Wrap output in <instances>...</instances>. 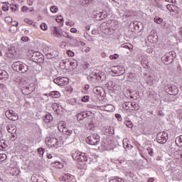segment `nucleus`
<instances>
[{
    "label": "nucleus",
    "instance_id": "obj_59",
    "mask_svg": "<svg viewBox=\"0 0 182 182\" xmlns=\"http://www.w3.org/2000/svg\"><path fill=\"white\" fill-rule=\"evenodd\" d=\"M5 21H12V18L11 17H6Z\"/></svg>",
    "mask_w": 182,
    "mask_h": 182
},
{
    "label": "nucleus",
    "instance_id": "obj_63",
    "mask_svg": "<svg viewBox=\"0 0 182 182\" xmlns=\"http://www.w3.org/2000/svg\"><path fill=\"white\" fill-rule=\"evenodd\" d=\"M47 157H48V159H52V155L51 154H48Z\"/></svg>",
    "mask_w": 182,
    "mask_h": 182
},
{
    "label": "nucleus",
    "instance_id": "obj_32",
    "mask_svg": "<svg viewBox=\"0 0 182 182\" xmlns=\"http://www.w3.org/2000/svg\"><path fill=\"white\" fill-rule=\"evenodd\" d=\"M43 31H48V25L45 23H42L40 26Z\"/></svg>",
    "mask_w": 182,
    "mask_h": 182
},
{
    "label": "nucleus",
    "instance_id": "obj_58",
    "mask_svg": "<svg viewBox=\"0 0 182 182\" xmlns=\"http://www.w3.org/2000/svg\"><path fill=\"white\" fill-rule=\"evenodd\" d=\"M122 48H125L126 49H129V46L125 45V44H123V45L122 46Z\"/></svg>",
    "mask_w": 182,
    "mask_h": 182
},
{
    "label": "nucleus",
    "instance_id": "obj_17",
    "mask_svg": "<svg viewBox=\"0 0 182 182\" xmlns=\"http://www.w3.org/2000/svg\"><path fill=\"white\" fill-rule=\"evenodd\" d=\"M53 36H55V38H59V36H60V32H59V28H58V27L53 28Z\"/></svg>",
    "mask_w": 182,
    "mask_h": 182
},
{
    "label": "nucleus",
    "instance_id": "obj_1",
    "mask_svg": "<svg viewBox=\"0 0 182 182\" xmlns=\"http://www.w3.org/2000/svg\"><path fill=\"white\" fill-rule=\"evenodd\" d=\"M12 68L16 72H18V73H26V72H28L29 69L26 64L20 61L14 62L12 64Z\"/></svg>",
    "mask_w": 182,
    "mask_h": 182
},
{
    "label": "nucleus",
    "instance_id": "obj_24",
    "mask_svg": "<svg viewBox=\"0 0 182 182\" xmlns=\"http://www.w3.org/2000/svg\"><path fill=\"white\" fill-rule=\"evenodd\" d=\"M64 129H63V132L65 133L67 136H70L73 133V131L72 129L67 130L66 128L63 127Z\"/></svg>",
    "mask_w": 182,
    "mask_h": 182
},
{
    "label": "nucleus",
    "instance_id": "obj_46",
    "mask_svg": "<svg viewBox=\"0 0 182 182\" xmlns=\"http://www.w3.org/2000/svg\"><path fill=\"white\" fill-rule=\"evenodd\" d=\"M176 142L178 141V143H182V135H181L180 136H178V138H176Z\"/></svg>",
    "mask_w": 182,
    "mask_h": 182
},
{
    "label": "nucleus",
    "instance_id": "obj_39",
    "mask_svg": "<svg viewBox=\"0 0 182 182\" xmlns=\"http://www.w3.org/2000/svg\"><path fill=\"white\" fill-rule=\"evenodd\" d=\"M117 58H119V55L117 54H114L109 56L111 60H113V59H117Z\"/></svg>",
    "mask_w": 182,
    "mask_h": 182
},
{
    "label": "nucleus",
    "instance_id": "obj_35",
    "mask_svg": "<svg viewBox=\"0 0 182 182\" xmlns=\"http://www.w3.org/2000/svg\"><path fill=\"white\" fill-rule=\"evenodd\" d=\"M125 107H128V108H127V109L132 110V102H125Z\"/></svg>",
    "mask_w": 182,
    "mask_h": 182
},
{
    "label": "nucleus",
    "instance_id": "obj_64",
    "mask_svg": "<svg viewBox=\"0 0 182 182\" xmlns=\"http://www.w3.org/2000/svg\"><path fill=\"white\" fill-rule=\"evenodd\" d=\"M11 11H16V8L11 7Z\"/></svg>",
    "mask_w": 182,
    "mask_h": 182
},
{
    "label": "nucleus",
    "instance_id": "obj_26",
    "mask_svg": "<svg viewBox=\"0 0 182 182\" xmlns=\"http://www.w3.org/2000/svg\"><path fill=\"white\" fill-rule=\"evenodd\" d=\"M106 18H107V13L106 11L100 12V19H106Z\"/></svg>",
    "mask_w": 182,
    "mask_h": 182
},
{
    "label": "nucleus",
    "instance_id": "obj_20",
    "mask_svg": "<svg viewBox=\"0 0 182 182\" xmlns=\"http://www.w3.org/2000/svg\"><path fill=\"white\" fill-rule=\"evenodd\" d=\"M102 109L105 112H112L113 110V105H107L102 107Z\"/></svg>",
    "mask_w": 182,
    "mask_h": 182
},
{
    "label": "nucleus",
    "instance_id": "obj_49",
    "mask_svg": "<svg viewBox=\"0 0 182 182\" xmlns=\"http://www.w3.org/2000/svg\"><path fill=\"white\" fill-rule=\"evenodd\" d=\"M3 11H4V12H6V11L9 10V7L8 6H5L2 7Z\"/></svg>",
    "mask_w": 182,
    "mask_h": 182
},
{
    "label": "nucleus",
    "instance_id": "obj_10",
    "mask_svg": "<svg viewBox=\"0 0 182 182\" xmlns=\"http://www.w3.org/2000/svg\"><path fill=\"white\" fill-rule=\"evenodd\" d=\"M87 117H89V113H87L86 112H82L78 113L77 114V122H82V120H83V119H86Z\"/></svg>",
    "mask_w": 182,
    "mask_h": 182
},
{
    "label": "nucleus",
    "instance_id": "obj_42",
    "mask_svg": "<svg viewBox=\"0 0 182 182\" xmlns=\"http://www.w3.org/2000/svg\"><path fill=\"white\" fill-rule=\"evenodd\" d=\"M72 42L74 43V46H79V41L73 38Z\"/></svg>",
    "mask_w": 182,
    "mask_h": 182
},
{
    "label": "nucleus",
    "instance_id": "obj_14",
    "mask_svg": "<svg viewBox=\"0 0 182 182\" xmlns=\"http://www.w3.org/2000/svg\"><path fill=\"white\" fill-rule=\"evenodd\" d=\"M9 77V75L6 70H0V80H6Z\"/></svg>",
    "mask_w": 182,
    "mask_h": 182
},
{
    "label": "nucleus",
    "instance_id": "obj_23",
    "mask_svg": "<svg viewBox=\"0 0 182 182\" xmlns=\"http://www.w3.org/2000/svg\"><path fill=\"white\" fill-rule=\"evenodd\" d=\"M131 108L132 110H139V104L134 102H131Z\"/></svg>",
    "mask_w": 182,
    "mask_h": 182
},
{
    "label": "nucleus",
    "instance_id": "obj_27",
    "mask_svg": "<svg viewBox=\"0 0 182 182\" xmlns=\"http://www.w3.org/2000/svg\"><path fill=\"white\" fill-rule=\"evenodd\" d=\"M109 182H124L123 179L119 178V177H115L111 180H109Z\"/></svg>",
    "mask_w": 182,
    "mask_h": 182
},
{
    "label": "nucleus",
    "instance_id": "obj_15",
    "mask_svg": "<svg viewBox=\"0 0 182 182\" xmlns=\"http://www.w3.org/2000/svg\"><path fill=\"white\" fill-rule=\"evenodd\" d=\"M93 93L95 95H98L99 96H102V92H105V90L102 87H95L92 90Z\"/></svg>",
    "mask_w": 182,
    "mask_h": 182
},
{
    "label": "nucleus",
    "instance_id": "obj_54",
    "mask_svg": "<svg viewBox=\"0 0 182 182\" xmlns=\"http://www.w3.org/2000/svg\"><path fill=\"white\" fill-rule=\"evenodd\" d=\"M171 6H173L168 4L166 6V8H167V9H168V11H173V9L171 8Z\"/></svg>",
    "mask_w": 182,
    "mask_h": 182
},
{
    "label": "nucleus",
    "instance_id": "obj_37",
    "mask_svg": "<svg viewBox=\"0 0 182 182\" xmlns=\"http://www.w3.org/2000/svg\"><path fill=\"white\" fill-rule=\"evenodd\" d=\"M126 126L128 127L129 129H132V127H133V123H132L130 121H127Z\"/></svg>",
    "mask_w": 182,
    "mask_h": 182
},
{
    "label": "nucleus",
    "instance_id": "obj_29",
    "mask_svg": "<svg viewBox=\"0 0 182 182\" xmlns=\"http://www.w3.org/2000/svg\"><path fill=\"white\" fill-rule=\"evenodd\" d=\"M107 87H111L113 88L116 86V84H114V82H112V81H109L107 84H106Z\"/></svg>",
    "mask_w": 182,
    "mask_h": 182
},
{
    "label": "nucleus",
    "instance_id": "obj_31",
    "mask_svg": "<svg viewBox=\"0 0 182 182\" xmlns=\"http://www.w3.org/2000/svg\"><path fill=\"white\" fill-rule=\"evenodd\" d=\"M37 151H38V154H40V156H42V157H43V153H45V149L38 148L37 149Z\"/></svg>",
    "mask_w": 182,
    "mask_h": 182
},
{
    "label": "nucleus",
    "instance_id": "obj_12",
    "mask_svg": "<svg viewBox=\"0 0 182 182\" xmlns=\"http://www.w3.org/2000/svg\"><path fill=\"white\" fill-rule=\"evenodd\" d=\"M114 75H117V76H123V74L125 72V70L123 67H119L117 68L115 70H114Z\"/></svg>",
    "mask_w": 182,
    "mask_h": 182
},
{
    "label": "nucleus",
    "instance_id": "obj_13",
    "mask_svg": "<svg viewBox=\"0 0 182 182\" xmlns=\"http://www.w3.org/2000/svg\"><path fill=\"white\" fill-rule=\"evenodd\" d=\"M107 136H113L114 134V128L113 127H107L105 129Z\"/></svg>",
    "mask_w": 182,
    "mask_h": 182
},
{
    "label": "nucleus",
    "instance_id": "obj_61",
    "mask_svg": "<svg viewBox=\"0 0 182 182\" xmlns=\"http://www.w3.org/2000/svg\"><path fill=\"white\" fill-rule=\"evenodd\" d=\"M148 181H149V182H154V179H153V178H149V179H148Z\"/></svg>",
    "mask_w": 182,
    "mask_h": 182
},
{
    "label": "nucleus",
    "instance_id": "obj_41",
    "mask_svg": "<svg viewBox=\"0 0 182 182\" xmlns=\"http://www.w3.org/2000/svg\"><path fill=\"white\" fill-rule=\"evenodd\" d=\"M115 117L117 119L119 122H122V115H120V114H116Z\"/></svg>",
    "mask_w": 182,
    "mask_h": 182
},
{
    "label": "nucleus",
    "instance_id": "obj_3",
    "mask_svg": "<svg viewBox=\"0 0 182 182\" xmlns=\"http://www.w3.org/2000/svg\"><path fill=\"white\" fill-rule=\"evenodd\" d=\"M167 140H168V134L166 132H159L156 135V141H158L159 144H166Z\"/></svg>",
    "mask_w": 182,
    "mask_h": 182
},
{
    "label": "nucleus",
    "instance_id": "obj_4",
    "mask_svg": "<svg viewBox=\"0 0 182 182\" xmlns=\"http://www.w3.org/2000/svg\"><path fill=\"white\" fill-rule=\"evenodd\" d=\"M86 141L88 144H91L92 146H96L100 143V136L97 134H94L92 136H88L86 138Z\"/></svg>",
    "mask_w": 182,
    "mask_h": 182
},
{
    "label": "nucleus",
    "instance_id": "obj_16",
    "mask_svg": "<svg viewBox=\"0 0 182 182\" xmlns=\"http://www.w3.org/2000/svg\"><path fill=\"white\" fill-rule=\"evenodd\" d=\"M73 176L70 175V173L64 174L62 177L60 178V181H68L69 178H73Z\"/></svg>",
    "mask_w": 182,
    "mask_h": 182
},
{
    "label": "nucleus",
    "instance_id": "obj_57",
    "mask_svg": "<svg viewBox=\"0 0 182 182\" xmlns=\"http://www.w3.org/2000/svg\"><path fill=\"white\" fill-rule=\"evenodd\" d=\"M90 48L89 47H87L85 49V52H86V53H87V52H90Z\"/></svg>",
    "mask_w": 182,
    "mask_h": 182
},
{
    "label": "nucleus",
    "instance_id": "obj_5",
    "mask_svg": "<svg viewBox=\"0 0 182 182\" xmlns=\"http://www.w3.org/2000/svg\"><path fill=\"white\" fill-rule=\"evenodd\" d=\"M165 91L170 96H176L178 93V88L176 85H168L165 87Z\"/></svg>",
    "mask_w": 182,
    "mask_h": 182
},
{
    "label": "nucleus",
    "instance_id": "obj_62",
    "mask_svg": "<svg viewBox=\"0 0 182 182\" xmlns=\"http://www.w3.org/2000/svg\"><path fill=\"white\" fill-rule=\"evenodd\" d=\"M128 176H129V177H133V173H132V172H129V173H128Z\"/></svg>",
    "mask_w": 182,
    "mask_h": 182
},
{
    "label": "nucleus",
    "instance_id": "obj_50",
    "mask_svg": "<svg viewBox=\"0 0 182 182\" xmlns=\"http://www.w3.org/2000/svg\"><path fill=\"white\" fill-rule=\"evenodd\" d=\"M94 16H95V18H99V19H100V12H99V13H95V14H94Z\"/></svg>",
    "mask_w": 182,
    "mask_h": 182
},
{
    "label": "nucleus",
    "instance_id": "obj_55",
    "mask_svg": "<svg viewBox=\"0 0 182 182\" xmlns=\"http://www.w3.org/2000/svg\"><path fill=\"white\" fill-rule=\"evenodd\" d=\"M65 38H68V39H71L72 41H73V36H70V35H67V36H65Z\"/></svg>",
    "mask_w": 182,
    "mask_h": 182
},
{
    "label": "nucleus",
    "instance_id": "obj_21",
    "mask_svg": "<svg viewBox=\"0 0 182 182\" xmlns=\"http://www.w3.org/2000/svg\"><path fill=\"white\" fill-rule=\"evenodd\" d=\"M50 96H52L53 97L58 99L60 97V93H59V92L58 91H53L50 93Z\"/></svg>",
    "mask_w": 182,
    "mask_h": 182
},
{
    "label": "nucleus",
    "instance_id": "obj_51",
    "mask_svg": "<svg viewBox=\"0 0 182 182\" xmlns=\"http://www.w3.org/2000/svg\"><path fill=\"white\" fill-rule=\"evenodd\" d=\"M70 32H72V33H76V32H77V30L75 28H72L70 29Z\"/></svg>",
    "mask_w": 182,
    "mask_h": 182
},
{
    "label": "nucleus",
    "instance_id": "obj_52",
    "mask_svg": "<svg viewBox=\"0 0 182 182\" xmlns=\"http://www.w3.org/2000/svg\"><path fill=\"white\" fill-rule=\"evenodd\" d=\"M66 63H68V61H66V60H63L60 63V66H63L64 65H66Z\"/></svg>",
    "mask_w": 182,
    "mask_h": 182
},
{
    "label": "nucleus",
    "instance_id": "obj_38",
    "mask_svg": "<svg viewBox=\"0 0 182 182\" xmlns=\"http://www.w3.org/2000/svg\"><path fill=\"white\" fill-rule=\"evenodd\" d=\"M6 159V154H0V160H1V161H4V160Z\"/></svg>",
    "mask_w": 182,
    "mask_h": 182
},
{
    "label": "nucleus",
    "instance_id": "obj_33",
    "mask_svg": "<svg viewBox=\"0 0 182 182\" xmlns=\"http://www.w3.org/2000/svg\"><path fill=\"white\" fill-rule=\"evenodd\" d=\"M154 21L155 22H156V23H159V25L161 23V22H163V19L160 17H155Z\"/></svg>",
    "mask_w": 182,
    "mask_h": 182
},
{
    "label": "nucleus",
    "instance_id": "obj_47",
    "mask_svg": "<svg viewBox=\"0 0 182 182\" xmlns=\"http://www.w3.org/2000/svg\"><path fill=\"white\" fill-rule=\"evenodd\" d=\"M123 146H124V148L127 147L128 149H130V147H132V145H129V144L124 143V142H123Z\"/></svg>",
    "mask_w": 182,
    "mask_h": 182
},
{
    "label": "nucleus",
    "instance_id": "obj_30",
    "mask_svg": "<svg viewBox=\"0 0 182 182\" xmlns=\"http://www.w3.org/2000/svg\"><path fill=\"white\" fill-rule=\"evenodd\" d=\"M50 11L52 14H56L58 12V6H52L50 8Z\"/></svg>",
    "mask_w": 182,
    "mask_h": 182
},
{
    "label": "nucleus",
    "instance_id": "obj_60",
    "mask_svg": "<svg viewBox=\"0 0 182 182\" xmlns=\"http://www.w3.org/2000/svg\"><path fill=\"white\" fill-rule=\"evenodd\" d=\"M28 5H29L30 6H32V5H33V1H28Z\"/></svg>",
    "mask_w": 182,
    "mask_h": 182
},
{
    "label": "nucleus",
    "instance_id": "obj_48",
    "mask_svg": "<svg viewBox=\"0 0 182 182\" xmlns=\"http://www.w3.org/2000/svg\"><path fill=\"white\" fill-rule=\"evenodd\" d=\"M24 21H25L26 23H28V25H32V21H30V20L28 19V18L24 19Z\"/></svg>",
    "mask_w": 182,
    "mask_h": 182
},
{
    "label": "nucleus",
    "instance_id": "obj_25",
    "mask_svg": "<svg viewBox=\"0 0 182 182\" xmlns=\"http://www.w3.org/2000/svg\"><path fill=\"white\" fill-rule=\"evenodd\" d=\"M46 53L48 59H53V58H56V55L52 54V53H49V51L46 52Z\"/></svg>",
    "mask_w": 182,
    "mask_h": 182
},
{
    "label": "nucleus",
    "instance_id": "obj_56",
    "mask_svg": "<svg viewBox=\"0 0 182 182\" xmlns=\"http://www.w3.org/2000/svg\"><path fill=\"white\" fill-rule=\"evenodd\" d=\"M88 126H89L90 129H92V127H93V122H89Z\"/></svg>",
    "mask_w": 182,
    "mask_h": 182
},
{
    "label": "nucleus",
    "instance_id": "obj_18",
    "mask_svg": "<svg viewBox=\"0 0 182 182\" xmlns=\"http://www.w3.org/2000/svg\"><path fill=\"white\" fill-rule=\"evenodd\" d=\"M52 114H50V113L47 114L46 116H45V118H44V122L45 123H50V122H52Z\"/></svg>",
    "mask_w": 182,
    "mask_h": 182
},
{
    "label": "nucleus",
    "instance_id": "obj_45",
    "mask_svg": "<svg viewBox=\"0 0 182 182\" xmlns=\"http://www.w3.org/2000/svg\"><path fill=\"white\" fill-rule=\"evenodd\" d=\"M21 41H23V42H28V41H29V38L28 36L22 37Z\"/></svg>",
    "mask_w": 182,
    "mask_h": 182
},
{
    "label": "nucleus",
    "instance_id": "obj_36",
    "mask_svg": "<svg viewBox=\"0 0 182 182\" xmlns=\"http://www.w3.org/2000/svg\"><path fill=\"white\" fill-rule=\"evenodd\" d=\"M67 55L72 58V57L75 56V53L70 50H67Z\"/></svg>",
    "mask_w": 182,
    "mask_h": 182
},
{
    "label": "nucleus",
    "instance_id": "obj_2",
    "mask_svg": "<svg viewBox=\"0 0 182 182\" xmlns=\"http://www.w3.org/2000/svg\"><path fill=\"white\" fill-rule=\"evenodd\" d=\"M90 77H91V79H96L98 82H103V80H106V74L99 70H95L90 75Z\"/></svg>",
    "mask_w": 182,
    "mask_h": 182
},
{
    "label": "nucleus",
    "instance_id": "obj_7",
    "mask_svg": "<svg viewBox=\"0 0 182 182\" xmlns=\"http://www.w3.org/2000/svg\"><path fill=\"white\" fill-rule=\"evenodd\" d=\"M5 115L7 117V119H9V120H12L13 122H16V120L19 119L18 114H16V112H15L12 109H9L6 111Z\"/></svg>",
    "mask_w": 182,
    "mask_h": 182
},
{
    "label": "nucleus",
    "instance_id": "obj_28",
    "mask_svg": "<svg viewBox=\"0 0 182 182\" xmlns=\"http://www.w3.org/2000/svg\"><path fill=\"white\" fill-rule=\"evenodd\" d=\"M4 149H6V144L5 141H0V150H4Z\"/></svg>",
    "mask_w": 182,
    "mask_h": 182
},
{
    "label": "nucleus",
    "instance_id": "obj_40",
    "mask_svg": "<svg viewBox=\"0 0 182 182\" xmlns=\"http://www.w3.org/2000/svg\"><path fill=\"white\" fill-rule=\"evenodd\" d=\"M89 96L86 95V96H84L82 98V102H89Z\"/></svg>",
    "mask_w": 182,
    "mask_h": 182
},
{
    "label": "nucleus",
    "instance_id": "obj_34",
    "mask_svg": "<svg viewBox=\"0 0 182 182\" xmlns=\"http://www.w3.org/2000/svg\"><path fill=\"white\" fill-rule=\"evenodd\" d=\"M168 56H170L171 59H173L174 60V58H176V53L173 51L169 52Z\"/></svg>",
    "mask_w": 182,
    "mask_h": 182
},
{
    "label": "nucleus",
    "instance_id": "obj_43",
    "mask_svg": "<svg viewBox=\"0 0 182 182\" xmlns=\"http://www.w3.org/2000/svg\"><path fill=\"white\" fill-rule=\"evenodd\" d=\"M58 18H55V21L57 22H62V21H63V17H62V16H59L57 17Z\"/></svg>",
    "mask_w": 182,
    "mask_h": 182
},
{
    "label": "nucleus",
    "instance_id": "obj_19",
    "mask_svg": "<svg viewBox=\"0 0 182 182\" xmlns=\"http://www.w3.org/2000/svg\"><path fill=\"white\" fill-rule=\"evenodd\" d=\"M82 154H80V152H75L74 154H73V160H75V161H79V159H80V156Z\"/></svg>",
    "mask_w": 182,
    "mask_h": 182
},
{
    "label": "nucleus",
    "instance_id": "obj_22",
    "mask_svg": "<svg viewBox=\"0 0 182 182\" xmlns=\"http://www.w3.org/2000/svg\"><path fill=\"white\" fill-rule=\"evenodd\" d=\"M78 161H87V156H86V154L81 153V155L80 156V159H78Z\"/></svg>",
    "mask_w": 182,
    "mask_h": 182
},
{
    "label": "nucleus",
    "instance_id": "obj_8",
    "mask_svg": "<svg viewBox=\"0 0 182 182\" xmlns=\"http://www.w3.org/2000/svg\"><path fill=\"white\" fill-rule=\"evenodd\" d=\"M53 82L58 86H65L69 83V79L68 77H58L53 80Z\"/></svg>",
    "mask_w": 182,
    "mask_h": 182
},
{
    "label": "nucleus",
    "instance_id": "obj_44",
    "mask_svg": "<svg viewBox=\"0 0 182 182\" xmlns=\"http://www.w3.org/2000/svg\"><path fill=\"white\" fill-rule=\"evenodd\" d=\"M28 11H29V9H28L26 6H24L21 8L22 12H28Z\"/></svg>",
    "mask_w": 182,
    "mask_h": 182
},
{
    "label": "nucleus",
    "instance_id": "obj_11",
    "mask_svg": "<svg viewBox=\"0 0 182 182\" xmlns=\"http://www.w3.org/2000/svg\"><path fill=\"white\" fill-rule=\"evenodd\" d=\"M161 61L164 65H171V63H173V58H171L170 55H165L161 57Z\"/></svg>",
    "mask_w": 182,
    "mask_h": 182
},
{
    "label": "nucleus",
    "instance_id": "obj_53",
    "mask_svg": "<svg viewBox=\"0 0 182 182\" xmlns=\"http://www.w3.org/2000/svg\"><path fill=\"white\" fill-rule=\"evenodd\" d=\"M11 25H12L13 26H18V25H19V23H18V21H16V22L12 21V22H11Z\"/></svg>",
    "mask_w": 182,
    "mask_h": 182
},
{
    "label": "nucleus",
    "instance_id": "obj_6",
    "mask_svg": "<svg viewBox=\"0 0 182 182\" xmlns=\"http://www.w3.org/2000/svg\"><path fill=\"white\" fill-rule=\"evenodd\" d=\"M44 59L43 55L40 52H34L31 55V60L36 63H41V62H43Z\"/></svg>",
    "mask_w": 182,
    "mask_h": 182
},
{
    "label": "nucleus",
    "instance_id": "obj_9",
    "mask_svg": "<svg viewBox=\"0 0 182 182\" xmlns=\"http://www.w3.org/2000/svg\"><path fill=\"white\" fill-rule=\"evenodd\" d=\"M46 141L47 143H50L48 144H50V146H51V147H55V146H58V139H56L55 137L46 138Z\"/></svg>",
    "mask_w": 182,
    "mask_h": 182
}]
</instances>
